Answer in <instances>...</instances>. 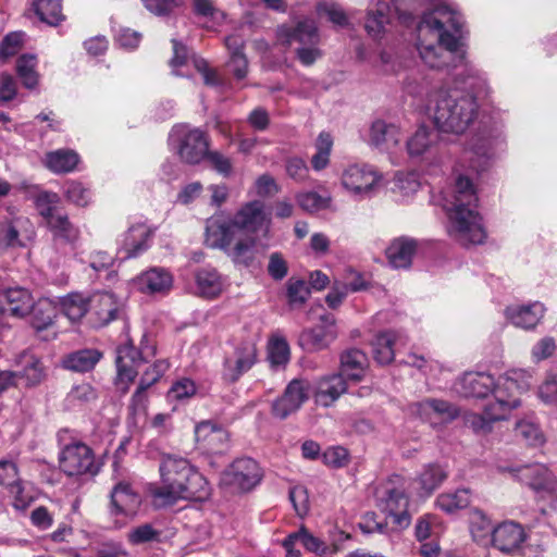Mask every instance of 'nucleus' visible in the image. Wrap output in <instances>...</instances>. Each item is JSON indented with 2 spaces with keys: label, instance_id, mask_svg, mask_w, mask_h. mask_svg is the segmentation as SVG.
I'll use <instances>...</instances> for the list:
<instances>
[{
  "label": "nucleus",
  "instance_id": "obj_16",
  "mask_svg": "<svg viewBox=\"0 0 557 557\" xmlns=\"http://www.w3.org/2000/svg\"><path fill=\"white\" fill-rule=\"evenodd\" d=\"M195 437L199 447L211 455H221L230 448V433L210 420L195 426Z\"/></svg>",
  "mask_w": 557,
  "mask_h": 557
},
{
  "label": "nucleus",
  "instance_id": "obj_63",
  "mask_svg": "<svg viewBox=\"0 0 557 557\" xmlns=\"http://www.w3.org/2000/svg\"><path fill=\"white\" fill-rule=\"evenodd\" d=\"M193 12L196 16L208 20L223 17V12L215 5L213 0H193Z\"/></svg>",
  "mask_w": 557,
  "mask_h": 557
},
{
  "label": "nucleus",
  "instance_id": "obj_61",
  "mask_svg": "<svg viewBox=\"0 0 557 557\" xmlns=\"http://www.w3.org/2000/svg\"><path fill=\"white\" fill-rule=\"evenodd\" d=\"M359 529L364 534H388L389 531L387 522L377 520V515L373 511L363 515Z\"/></svg>",
  "mask_w": 557,
  "mask_h": 557
},
{
  "label": "nucleus",
  "instance_id": "obj_53",
  "mask_svg": "<svg viewBox=\"0 0 557 557\" xmlns=\"http://www.w3.org/2000/svg\"><path fill=\"white\" fill-rule=\"evenodd\" d=\"M161 531L153 529L149 523L133 528L127 533V541L133 545H140L150 542H160Z\"/></svg>",
  "mask_w": 557,
  "mask_h": 557
},
{
  "label": "nucleus",
  "instance_id": "obj_15",
  "mask_svg": "<svg viewBox=\"0 0 557 557\" xmlns=\"http://www.w3.org/2000/svg\"><path fill=\"white\" fill-rule=\"evenodd\" d=\"M309 398V382L301 379L292 380L283 395L272 404V413L276 418L286 419L296 412Z\"/></svg>",
  "mask_w": 557,
  "mask_h": 557
},
{
  "label": "nucleus",
  "instance_id": "obj_57",
  "mask_svg": "<svg viewBox=\"0 0 557 557\" xmlns=\"http://www.w3.org/2000/svg\"><path fill=\"white\" fill-rule=\"evenodd\" d=\"M185 0H141L144 7L156 16H169L183 5Z\"/></svg>",
  "mask_w": 557,
  "mask_h": 557
},
{
  "label": "nucleus",
  "instance_id": "obj_35",
  "mask_svg": "<svg viewBox=\"0 0 557 557\" xmlns=\"http://www.w3.org/2000/svg\"><path fill=\"white\" fill-rule=\"evenodd\" d=\"M196 292L203 298H215L223 289V280L213 268H201L195 273Z\"/></svg>",
  "mask_w": 557,
  "mask_h": 557
},
{
  "label": "nucleus",
  "instance_id": "obj_3",
  "mask_svg": "<svg viewBox=\"0 0 557 557\" xmlns=\"http://www.w3.org/2000/svg\"><path fill=\"white\" fill-rule=\"evenodd\" d=\"M476 205L478 197L471 180L459 175L446 209L451 223L450 235L463 246L482 244L486 237L482 218L475 210Z\"/></svg>",
  "mask_w": 557,
  "mask_h": 557
},
{
  "label": "nucleus",
  "instance_id": "obj_18",
  "mask_svg": "<svg viewBox=\"0 0 557 557\" xmlns=\"http://www.w3.org/2000/svg\"><path fill=\"white\" fill-rule=\"evenodd\" d=\"M525 540L527 533L521 524L505 521L494 528L490 544L505 554H512L521 548Z\"/></svg>",
  "mask_w": 557,
  "mask_h": 557
},
{
  "label": "nucleus",
  "instance_id": "obj_12",
  "mask_svg": "<svg viewBox=\"0 0 557 557\" xmlns=\"http://www.w3.org/2000/svg\"><path fill=\"white\" fill-rule=\"evenodd\" d=\"M408 504L409 500L404 488L395 486H385L377 498L379 508L393 518V522L398 530H404L410 525L411 516L407 510Z\"/></svg>",
  "mask_w": 557,
  "mask_h": 557
},
{
  "label": "nucleus",
  "instance_id": "obj_13",
  "mask_svg": "<svg viewBox=\"0 0 557 557\" xmlns=\"http://www.w3.org/2000/svg\"><path fill=\"white\" fill-rule=\"evenodd\" d=\"M257 361V348L255 344L240 343L232 355L226 356L223 362L222 377L227 383L237 382L240 376L249 371Z\"/></svg>",
  "mask_w": 557,
  "mask_h": 557
},
{
  "label": "nucleus",
  "instance_id": "obj_21",
  "mask_svg": "<svg viewBox=\"0 0 557 557\" xmlns=\"http://www.w3.org/2000/svg\"><path fill=\"white\" fill-rule=\"evenodd\" d=\"M320 320L323 325L306 330L300 335L299 341L301 346L309 351H318L326 348L336 337L334 317L332 314H323Z\"/></svg>",
  "mask_w": 557,
  "mask_h": 557
},
{
  "label": "nucleus",
  "instance_id": "obj_24",
  "mask_svg": "<svg viewBox=\"0 0 557 557\" xmlns=\"http://www.w3.org/2000/svg\"><path fill=\"white\" fill-rule=\"evenodd\" d=\"M400 137V128L394 123L377 119L371 124L369 140L375 148L391 150L399 145Z\"/></svg>",
  "mask_w": 557,
  "mask_h": 557
},
{
  "label": "nucleus",
  "instance_id": "obj_59",
  "mask_svg": "<svg viewBox=\"0 0 557 557\" xmlns=\"http://www.w3.org/2000/svg\"><path fill=\"white\" fill-rule=\"evenodd\" d=\"M65 197L70 202L85 207L89 202L90 191L82 183L72 181L65 184Z\"/></svg>",
  "mask_w": 557,
  "mask_h": 557
},
{
  "label": "nucleus",
  "instance_id": "obj_28",
  "mask_svg": "<svg viewBox=\"0 0 557 557\" xmlns=\"http://www.w3.org/2000/svg\"><path fill=\"white\" fill-rule=\"evenodd\" d=\"M392 22V8L384 1H379L374 9L367 12L364 29L373 39H381Z\"/></svg>",
  "mask_w": 557,
  "mask_h": 557
},
{
  "label": "nucleus",
  "instance_id": "obj_23",
  "mask_svg": "<svg viewBox=\"0 0 557 557\" xmlns=\"http://www.w3.org/2000/svg\"><path fill=\"white\" fill-rule=\"evenodd\" d=\"M418 249L414 238L401 236L391 242L386 248V257L394 269H409Z\"/></svg>",
  "mask_w": 557,
  "mask_h": 557
},
{
  "label": "nucleus",
  "instance_id": "obj_36",
  "mask_svg": "<svg viewBox=\"0 0 557 557\" xmlns=\"http://www.w3.org/2000/svg\"><path fill=\"white\" fill-rule=\"evenodd\" d=\"M172 275L162 268H151L141 273L137 278L139 289L149 294L169 290L172 286Z\"/></svg>",
  "mask_w": 557,
  "mask_h": 557
},
{
  "label": "nucleus",
  "instance_id": "obj_51",
  "mask_svg": "<svg viewBox=\"0 0 557 557\" xmlns=\"http://www.w3.org/2000/svg\"><path fill=\"white\" fill-rule=\"evenodd\" d=\"M516 436L520 437L530 446H541L545 443V436L540 426L528 420H520L515 426Z\"/></svg>",
  "mask_w": 557,
  "mask_h": 557
},
{
  "label": "nucleus",
  "instance_id": "obj_27",
  "mask_svg": "<svg viewBox=\"0 0 557 557\" xmlns=\"http://www.w3.org/2000/svg\"><path fill=\"white\" fill-rule=\"evenodd\" d=\"M57 247L73 246L79 238V230L69 219L66 213L55 215L46 223Z\"/></svg>",
  "mask_w": 557,
  "mask_h": 557
},
{
  "label": "nucleus",
  "instance_id": "obj_50",
  "mask_svg": "<svg viewBox=\"0 0 557 557\" xmlns=\"http://www.w3.org/2000/svg\"><path fill=\"white\" fill-rule=\"evenodd\" d=\"M59 202V195L52 191H40L35 197V207L40 216L45 220V224L55 215H60L62 213L58 209Z\"/></svg>",
  "mask_w": 557,
  "mask_h": 557
},
{
  "label": "nucleus",
  "instance_id": "obj_31",
  "mask_svg": "<svg viewBox=\"0 0 557 557\" xmlns=\"http://www.w3.org/2000/svg\"><path fill=\"white\" fill-rule=\"evenodd\" d=\"M0 485L7 486L14 496L16 508L26 507L28 498L23 494L24 488L18 479L17 467L14 462L8 460L0 461Z\"/></svg>",
  "mask_w": 557,
  "mask_h": 557
},
{
  "label": "nucleus",
  "instance_id": "obj_60",
  "mask_svg": "<svg viewBox=\"0 0 557 557\" xmlns=\"http://www.w3.org/2000/svg\"><path fill=\"white\" fill-rule=\"evenodd\" d=\"M169 367L170 364L168 360H157L150 368H148L144 372L139 381V385H141L143 388H149L161 379V376L168 371Z\"/></svg>",
  "mask_w": 557,
  "mask_h": 557
},
{
  "label": "nucleus",
  "instance_id": "obj_37",
  "mask_svg": "<svg viewBox=\"0 0 557 557\" xmlns=\"http://www.w3.org/2000/svg\"><path fill=\"white\" fill-rule=\"evenodd\" d=\"M469 528L473 540L487 545L492 539L494 525L491 519L480 509L474 508L469 513Z\"/></svg>",
  "mask_w": 557,
  "mask_h": 557
},
{
  "label": "nucleus",
  "instance_id": "obj_38",
  "mask_svg": "<svg viewBox=\"0 0 557 557\" xmlns=\"http://www.w3.org/2000/svg\"><path fill=\"white\" fill-rule=\"evenodd\" d=\"M446 479L447 471L441 465H426L417 479L420 485V494L430 496Z\"/></svg>",
  "mask_w": 557,
  "mask_h": 557
},
{
  "label": "nucleus",
  "instance_id": "obj_1",
  "mask_svg": "<svg viewBox=\"0 0 557 557\" xmlns=\"http://www.w3.org/2000/svg\"><path fill=\"white\" fill-rule=\"evenodd\" d=\"M462 16L446 4L423 13L419 24L417 49L430 69L446 71L456 83L475 89L481 77L467 61L461 42Z\"/></svg>",
  "mask_w": 557,
  "mask_h": 557
},
{
  "label": "nucleus",
  "instance_id": "obj_39",
  "mask_svg": "<svg viewBox=\"0 0 557 557\" xmlns=\"http://www.w3.org/2000/svg\"><path fill=\"white\" fill-rule=\"evenodd\" d=\"M150 236L151 232L143 224L129 227L124 239L125 258L137 257L147 250Z\"/></svg>",
  "mask_w": 557,
  "mask_h": 557
},
{
  "label": "nucleus",
  "instance_id": "obj_10",
  "mask_svg": "<svg viewBox=\"0 0 557 557\" xmlns=\"http://www.w3.org/2000/svg\"><path fill=\"white\" fill-rule=\"evenodd\" d=\"M505 380L517 383L516 380L506 375L494 379L487 373L470 372L458 381L456 389L465 397L485 398L492 394L494 401H496V389Z\"/></svg>",
  "mask_w": 557,
  "mask_h": 557
},
{
  "label": "nucleus",
  "instance_id": "obj_29",
  "mask_svg": "<svg viewBox=\"0 0 557 557\" xmlns=\"http://www.w3.org/2000/svg\"><path fill=\"white\" fill-rule=\"evenodd\" d=\"M438 129L421 125L418 129L407 139L406 149L410 158H420L431 151V149L438 143Z\"/></svg>",
  "mask_w": 557,
  "mask_h": 557
},
{
  "label": "nucleus",
  "instance_id": "obj_62",
  "mask_svg": "<svg viewBox=\"0 0 557 557\" xmlns=\"http://www.w3.org/2000/svg\"><path fill=\"white\" fill-rule=\"evenodd\" d=\"M297 200L299 206L308 212H317L329 206V199L314 191L299 194Z\"/></svg>",
  "mask_w": 557,
  "mask_h": 557
},
{
  "label": "nucleus",
  "instance_id": "obj_5",
  "mask_svg": "<svg viewBox=\"0 0 557 557\" xmlns=\"http://www.w3.org/2000/svg\"><path fill=\"white\" fill-rule=\"evenodd\" d=\"M478 102L471 92L458 88L436 95L430 113L435 127L444 133L462 134L478 115Z\"/></svg>",
  "mask_w": 557,
  "mask_h": 557
},
{
  "label": "nucleus",
  "instance_id": "obj_14",
  "mask_svg": "<svg viewBox=\"0 0 557 557\" xmlns=\"http://www.w3.org/2000/svg\"><path fill=\"white\" fill-rule=\"evenodd\" d=\"M301 544L308 552L314 553L321 557H332L339 552V546L334 543V547L330 548L322 540L314 536L306 527H300L298 531L288 534L282 542L286 550L287 557H300L301 553L295 546Z\"/></svg>",
  "mask_w": 557,
  "mask_h": 557
},
{
  "label": "nucleus",
  "instance_id": "obj_43",
  "mask_svg": "<svg viewBox=\"0 0 557 557\" xmlns=\"http://www.w3.org/2000/svg\"><path fill=\"white\" fill-rule=\"evenodd\" d=\"M78 161V154L67 149H59L46 156V165L54 173L71 172L76 168Z\"/></svg>",
  "mask_w": 557,
  "mask_h": 557
},
{
  "label": "nucleus",
  "instance_id": "obj_44",
  "mask_svg": "<svg viewBox=\"0 0 557 557\" xmlns=\"http://www.w3.org/2000/svg\"><path fill=\"white\" fill-rule=\"evenodd\" d=\"M311 289L302 278L289 277L286 282V298L290 309L301 308L308 300Z\"/></svg>",
  "mask_w": 557,
  "mask_h": 557
},
{
  "label": "nucleus",
  "instance_id": "obj_9",
  "mask_svg": "<svg viewBox=\"0 0 557 557\" xmlns=\"http://www.w3.org/2000/svg\"><path fill=\"white\" fill-rule=\"evenodd\" d=\"M60 468L69 476L89 474L91 476L99 472V465L89 446L75 442L66 445L60 454Z\"/></svg>",
  "mask_w": 557,
  "mask_h": 557
},
{
  "label": "nucleus",
  "instance_id": "obj_32",
  "mask_svg": "<svg viewBox=\"0 0 557 557\" xmlns=\"http://www.w3.org/2000/svg\"><path fill=\"white\" fill-rule=\"evenodd\" d=\"M102 358V352L95 348L78 349L62 358L64 369L74 372H88L92 370Z\"/></svg>",
  "mask_w": 557,
  "mask_h": 557
},
{
  "label": "nucleus",
  "instance_id": "obj_8",
  "mask_svg": "<svg viewBox=\"0 0 557 557\" xmlns=\"http://www.w3.org/2000/svg\"><path fill=\"white\" fill-rule=\"evenodd\" d=\"M170 143L180 159L187 164H199L209 151V138L198 128L178 126L170 135Z\"/></svg>",
  "mask_w": 557,
  "mask_h": 557
},
{
  "label": "nucleus",
  "instance_id": "obj_49",
  "mask_svg": "<svg viewBox=\"0 0 557 557\" xmlns=\"http://www.w3.org/2000/svg\"><path fill=\"white\" fill-rule=\"evenodd\" d=\"M29 313L32 314V325L37 331L48 329L57 315L55 307L49 300H39L34 304Z\"/></svg>",
  "mask_w": 557,
  "mask_h": 557
},
{
  "label": "nucleus",
  "instance_id": "obj_64",
  "mask_svg": "<svg viewBox=\"0 0 557 557\" xmlns=\"http://www.w3.org/2000/svg\"><path fill=\"white\" fill-rule=\"evenodd\" d=\"M267 270L274 281H282L288 273V265L280 252H273L269 257Z\"/></svg>",
  "mask_w": 557,
  "mask_h": 557
},
{
  "label": "nucleus",
  "instance_id": "obj_20",
  "mask_svg": "<svg viewBox=\"0 0 557 557\" xmlns=\"http://www.w3.org/2000/svg\"><path fill=\"white\" fill-rule=\"evenodd\" d=\"M277 37L286 46H292L294 42L298 46L320 45V34L315 22L311 18L301 20L294 26H280Z\"/></svg>",
  "mask_w": 557,
  "mask_h": 557
},
{
  "label": "nucleus",
  "instance_id": "obj_48",
  "mask_svg": "<svg viewBox=\"0 0 557 557\" xmlns=\"http://www.w3.org/2000/svg\"><path fill=\"white\" fill-rule=\"evenodd\" d=\"M470 504V491L460 488L451 493H443L436 498V505L447 513L463 509Z\"/></svg>",
  "mask_w": 557,
  "mask_h": 557
},
{
  "label": "nucleus",
  "instance_id": "obj_41",
  "mask_svg": "<svg viewBox=\"0 0 557 557\" xmlns=\"http://www.w3.org/2000/svg\"><path fill=\"white\" fill-rule=\"evenodd\" d=\"M32 9L41 22L50 26H57L64 20L62 0H33Z\"/></svg>",
  "mask_w": 557,
  "mask_h": 557
},
{
  "label": "nucleus",
  "instance_id": "obj_40",
  "mask_svg": "<svg viewBox=\"0 0 557 557\" xmlns=\"http://www.w3.org/2000/svg\"><path fill=\"white\" fill-rule=\"evenodd\" d=\"M234 240H236L234 246L231 244L227 250H222L225 251L235 263L249 267L255 258L253 248L257 243L256 236L245 235V237L242 238L240 234H238Z\"/></svg>",
  "mask_w": 557,
  "mask_h": 557
},
{
  "label": "nucleus",
  "instance_id": "obj_54",
  "mask_svg": "<svg viewBox=\"0 0 557 557\" xmlns=\"http://www.w3.org/2000/svg\"><path fill=\"white\" fill-rule=\"evenodd\" d=\"M317 10L320 15H325L334 25L339 27L349 26V17L344 9L337 3L322 2L318 4Z\"/></svg>",
  "mask_w": 557,
  "mask_h": 557
},
{
  "label": "nucleus",
  "instance_id": "obj_7",
  "mask_svg": "<svg viewBox=\"0 0 557 557\" xmlns=\"http://www.w3.org/2000/svg\"><path fill=\"white\" fill-rule=\"evenodd\" d=\"M156 354V342L148 333L143 334L138 347L134 345L132 339H127L125 344L116 349L117 381L126 384L133 382L138 374V368L153 358Z\"/></svg>",
  "mask_w": 557,
  "mask_h": 557
},
{
  "label": "nucleus",
  "instance_id": "obj_4",
  "mask_svg": "<svg viewBox=\"0 0 557 557\" xmlns=\"http://www.w3.org/2000/svg\"><path fill=\"white\" fill-rule=\"evenodd\" d=\"M271 224L263 202L253 200L245 203L231 220L211 218L206 225V243L212 248L228 249L238 234L255 236L267 234Z\"/></svg>",
  "mask_w": 557,
  "mask_h": 557
},
{
  "label": "nucleus",
  "instance_id": "obj_55",
  "mask_svg": "<svg viewBox=\"0 0 557 557\" xmlns=\"http://www.w3.org/2000/svg\"><path fill=\"white\" fill-rule=\"evenodd\" d=\"M26 219L16 218L11 221H5L0 224V239H2L7 246L15 247L22 246L18 239L20 228L26 224Z\"/></svg>",
  "mask_w": 557,
  "mask_h": 557
},
{
  "label": "nucleus",
  "instance_id": "obj_30",
  "mask_svg": "<svg viewBox=\"0 0 557 557\" xmlns=\"http://www.w3.org/2000/svg\"><path fill=\"white\" fill-rule=\"evenodd\" d=\"M2 297L4 299L3 312L12 317L23 318L34 306L32 296L25 288H9Z\"/></svg>",
  "mask_w": 557,
  "mask_h": 557
},
{
  "label": "nucleus",
  "instance_id": "obj_52",
  "mask_svg": "<svg viewBox=\"0 0 557 557\" xmlns=\"http://www.w3.org/2000/svg\"><path fill=\"white\" fill-rule=\"evenodd\" d=\"M205 160L213 171L223 177H230L233 174V160L221 151L209 150Z\"/></svg>",
  "mask_w": 557,
  "mask_h": 557
},
{
  "label": "nucleus",
  "instance_id": "obj_25",
  "mask_svg": "<svg viewBox=\"0 0 557 557\" xmlns=\"http://www.w3.org/2000/svg\"><path fill=\"white\" fill-rule=\"evenodd\" d=\"M545 308L539 302L523 306H510L505 310L507 319L516 326L525 330L533 329L544 317Z\"/></svg>",
  "mask_w": 557,
  "mask_h": 557
},
{
  "label": "nucleus",
  "instance_id": "obj_34",
  "mask_svg": "<svg viewBox=\"0 0 557 557\" xmlns=\"http://www.w3.org/2000/svg\"><path fill=\"white\" fill-rule=\"evenodd\" d=\"M399 338L395 331L377 333L371 342L373 359L381 366L389 364L395 358L394 346Z\"/></svg>",
  "mask_w": 557,
  "mask_h": 557
},
{
  "label": "nucleus",
  "instance_id": "obj_17",
  "mask_svg": "<svg viewBox=\"0 0 557 557\" xmlns=\"http://www.w3.org/2000/svg\"><path fill=\"white\" fill-rule=\"evenodd\" d=\"M503 470L512 473L536 493L550 494L555 490V478L548 468L542 463L524 465L517 469L503 468Z\"/></svg>",
  "mask_w": 557,
  "mask_h": 557
},
{
  "label": "nucleus",
  "instance_id": "obj_19",
  "mask_svg": "<svg viewBox=\"0 0 557 557\" xmlns=\"http://www.w3.org/2000/svg\"><path fill=\"white\" fill-rule=\"evenodd\" d=\"M381 176L368 164H354L348 166L342 175L344 187L355 194H369Z\"/></svg>",
  "mask_w": 557,
  "mask_h": 557
},
{
  "label": "nucleus",
  "instance_id": "obj_47",
  "mask_svg": "<svg viewBox=\"0 0 557 557\" xmlns=\"http://www.w3.org/2000/svg\"><path fill=\"white\" fill-rule=\"evenodd\" d=\"M61 307L64 314L71 321L81 320L90 309V300L82 294L72 293L62 298Z\"/></svg>",
  "mask_w": 557,
  "mask_h": 557
},
{
  "label": "nucleus",
  "instance_id": "obj_56",
  "mask_svg": "<svg viewBox=\"0 0 557 557\" xmlns=\"http://www.w3.org/2000/svg\"><path fill=\"white\" fill-rule=\"evenodd\" d=\"M268 359L272 366H285L289 360V346L282 337L273 338L268 348Z\"/></svg>",
  "mask_w": 557,
  "mask_h": 557
},
{
  "label": "nucleus",
  "instance_id": "obj_45",
  "mask_svg": "<svg viewBox=\"0 0 557 557\" xmlns=\"http://www.w3.org/2000/svg\"><path fill=\"white\" fill-rule=\"evenodd\" d=\"M37 58L34 54H22L16 61V73L24 87L33 89L38 85L39 75L36 71Z\"/></svg>",
  "mask_w": 557,
  "mask_h": 557
},
{
  "label": "nucleus",
  "instance_id": "obj_26",
  "mask_svg": "<svg viewBox=\"0 0 557 557\" xmlns=\"http://www.w3.org/2000/svg\"><path fill=\"white\" fill-rule=\"evenodd\" d=\"M347 391V383L342 373L321 377L317 384L315 401L323 407L334 404Z\"/></svg>",
  "mask_w": 557,
  "mask_h": 557
},
{
  "label": "nucleus",
  "instance_id": "obj_33",
  "mask_svg": "<svg viewBox=\"0 0 557 557\" xmlns=\"http://www.w3.org/2000/svg\"><path fill=\"white\" fill-rule=\"evenodd\" d=\"M368 367L367 355L357 348L345 350L341 355V372L348 380L359 382L363 379Z\"/></svg>",
  "mask_w": 557,
  "mask_h": 557
},
{
  "label": "nucleus",
  "instance_id": "obj_2",
  "mask_svg": "<svg viewBox=\"0 0 557 557\" xmlns=\"http://www.w3.org/2000/svg\"><path fill=\"white\" fill-rule=\"evenodd\" d=\"M159 472L161 485L152 491L163 504H174L178 499L203 502L210 495L207 479L184 457L163 455Z\"/></svg>",
  "mask_w": 557,
  "mask_h": 557
},
{
  "label": "nucleus",
  "instance_id": "obj_6",
  "mask_svg": "<svg viewBox=\"0 0 557 557\" xmlns=\"http://www.w3.org/2000/svg\"><path fill=\"white\" fill-rule=\"evenodd\" d=\"M518 391V383L505 380L496 389V401L486 404L483 413H467L465 416L466 425L476 433L490 432L494 422L507 419L511 410L521 405Z\"/></svg>",
  "mask_w": 557,
  "mask_h": 557
},
{
  "label": "nucleus",
  "instance_id": "obj_58",
  "mask_svg": "<svg viewBox=\"0 0 557 557\" xmlns=\"http://www.w3.org/2000/svg\"><path fill=\"white\" fill-rule=\"evenodd\" d=\"M23 45V33L12 32L3 37L0 42V60L5 61L17 54Z\"/></svg>",
  "mask_w": 557,
  "mask_h": 557
},
{
  "label": "nucleus",
  "instance_id": "obj_11",
  "mask_svg": "<svg viewBox=\"0 0 557 557\" xmlns=\"http://www.w3.org/2000/svg\"><path fill=\"white\" fill-rule=\"evenodd\" d=\"M262 479V472L252 458H238L224 472V482L240 491L249 492L256 487Z\"/></svg>",
  "mask_w": 557,
  "mask_h": 557
},
{
  "label": "nucleus",
  "instance_id": "obj_42",
  "mask_svg": "<svg viewBox=\"0 0 557 557\" xmlns=\"http://www.w3.org/2000/svg\"><path fill=\"white\" fill-rule=\"evenodd\" d=\"M417 406L420 413L433 412L443 422H450L459 416L458 408L443 399L428 398L418 403Z\"/></svg>",
  "mask_w": 557,
  "mask_h": 557
},
{
  "label": "nucleus",
  "instance_id": "obj_22",
  "mask_svg": "<svg viewBox=\"0 0 557 557\" xmlns=\"http://www.w3.org/2000/svg\"><path fill=\"white\" fill-rule=\"evenodd\" d=\"M89 310L96 315L98 326H106L110 322L124 317V306L112 293L95 295L90 299Z\"/></svg>",
  "mask_w": 557,
  "mask_h": 557
},
{
  "label": "nucleus",
  "instance_id": "obj_46",
  "mask_svg": "<svg viewBox=\"0 0 557 557\" xmlns=\"http://www.w3.org/2000/svg\"><path fill=\"white\" fill-rule=\"evenodd\" d=\"M110 497L115 513H126L128 507H133L138 503V497L132 491L131 485L124 482H120L113 487Z\"/></svg>",
  "mask_w": 557,
  "mask_h": 557
}]
</instances>
